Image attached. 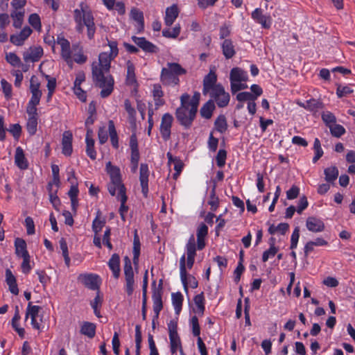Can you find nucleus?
Instances as JSON below:
<instances>
[{
  "label": "nucleus",
  "instance_id": "obj_51",
  "mask_svg": "<svg viewBox=\"0 0 355 355\" xmlns=\"http://www.w3.org/2000/svg\"><path fill=\"white\" fill-rule=\"evenodd\" d=\"M5 58L6 60L13 67H20V65L21 64L20 58L15 53H6Z\"/></svg>",
  "mask_w": 355,
  "mask_h": 355
},
{
  "label": "nucleus",
  "instance_id": "obj_11",
  "mask_svg": "<svg viewBox=\"0 0 355 355\" xmlns=\"http://www.w3.org/2000/svg\"><path fill=\"white\" fill-rule=\"evenodd\" d=\"M195 258L187 257L183 254L180 259V276L182 284L187 290V269H191L194 263Z\"/></svg>",
  "mask_w": 355,
  "mask_h": 355
},
{
  "label": "nucleus",
  "instance_id": "obj_34",
  "mask_svg": "<svg viewBox=\"0 0 355 355\" xmlns=\"http://www.w3.org/2000/svg\"><path fill=\"white\" fill-rule=\"evenodd\" d=\"M117 199L121 202V206L119 208V214L123 220L125 219V215L128 212V207L125 205L127 201V196L125 194V191H122L119 192H116Z\"/></svg>",
  "mask_w": 355,
  "mask_h": 355
},
{
  "label": "nucleus",
  "instance_id": "obj_35",
  "mask_svg": "<svg viewBox=\"0 0 355 355\" xmlns=\"http://www.w3.org/2000/svg\"><path fill=\"white\" fill-rule=\"evenodd\" d=\"M96 328L94 323L84 322L80 327V333L89 338H92L96 334Z\"/></svg>",
  "mask_w": 355,
  "mask_h": 355
},
{
  "label": "nucleus",
  "instance_id": "obj_62",
  "mask_svg": "<svg viewBox=\"0 0 355 355\" xmlns=\"http://www.w3.org/2000/svg\"><path fill=\"white\" fill-rule=\"evenodd\" d=\"M1 85L5 97L10 99L12 96V85L5 79L1 80Z\"/></svg>",
  "mask_w": 355,
  "mask_h": 355
},
{
  "label": "nucleus",
  "instance_id": "obj_32",
  "mask_svg": "<svg viewBox=\"0 0 355 355\" xmlns=\"http://www.w3.org/2000/svg\"><path fill=\"white\" fill-rule=\"evenodd\" d=\"M6 281L9 287L10 291L13 295H18L19 288L17 284V280L10 269H7L6 270Z\"/></svg>",
  "mask_w": 355,
  "mask_h": 355
},
{
  "label": "nucleus",
  "instance_id": "obj_26",
  "mask_svg": "<svg viewBox=\"0 0 355 355\" xmlns=\"http://www.w3.org/2000/svg\"><path fill=\"white\" fill-rule=\"evenodd\" d=\"M179 14V10L177 5L173 4L166 9V13L164 17V23L166 26H171Z\"/></svg>",
  "mask_w": 355,
  "mask_h": 355
},
{
  "label": "nucleus",
  "instance_id": "obj_8",
  "mask_svg": "<svg viewBox=\"0 0 355 355\" xmlns=\"http://www.w3.org/2000/svg\"><path fill=\"white\" fill-rule=\"evenodd\" d=\"M78 280L85 286L91 290H98L101 284V278L98 275L93 273L80 274Z\"/></svg>",
  "mask_w": 355,
  "mask_h": 355
},
{
  "label": "nucleus",
  "instance_id": "obj_43",
  "mask_svg": "<svg viewBox=\"0 0 355 355\" xmlns=\"http://www.w3.org/2000/svg\"><path fill=\"white\" fill-rule=\"evenodd\" d=\"M133 263L137 266L139 263V257L140 254V241L137 231L135 232L133 241Z\"/></svg>",
  "mask_w": 355,
  "mask_h": 355
},
{
  "label": "nucleus",
  "instance_id": "obj_59",
  "mask_svg": "<svg viewBox=\"0 0 355 355\" xmlns=\"http://www.w3.org/2000/svg\"><path fill=\"white\" fill-rule=\"evenodd\" d=\"M28 23L34 28L36 31H40L41 30V21L40 16L33 13L31 14L28 17Z\"/></svg>",
  "mask_w": 355,
  "mask_h": 355
},
{
  "label": "nucleus",
  "instance_id": "obj_38",
  "mask_svg": "<svg viewBox=\"0 0 355 355\" xmlns=\"http://www.w3.org/2000/svg\"><path fill=\"white\" fill-rule=\"evenodd\" d=\"M223 54L227 59L232 58L235 54L234 46L230 40H225L221 44Z\"/></svg>",
  "mask_w": 355,
  "mask_h": 355
},
{
  "label": "nucleus",
  "instance_id": "obj_57",
  "mask_svg": "<svg viewBox=\"0 0 355 355\" xmlns=\"http://www.w3.org/2000/svg\"><path fill=\"white\" fill-rule=\"evenodd\" d=\"M153 311L155 316L157 318L160 311L162 309V297L159 294H155L153 297Z\"/></svg>",
  "mask_w": 355,
  "mask_h": 355
},
{
  "label": "nucleus",
  "instance_id": "obj_17",
  "mask_svg": "<svg viewBox=\"0 0 355 355\" xmlns=\"http://www.w3.org/2000/svg\"><path fill=\"white\" fill-rule=\"evenodd\" d=\"M31 33V28L28 26H25L19 33L10 35V42L15 46H22Z\"/></svg>",
  "mask_w": 355,
  "mask_h": 355
},
{
  "label": "nucleus",
  "instance_id": "obj_9",
  "mask_svg": "<svg viewBox=\"0 0 355 355\" xmlns=\"http://www.w3.org/2000/svg\"><path fill=\"white\" fill-rule=\"evenodd\" d=\"M173 120V116L169 113H165L162 117L159 125V132L162 139L165 141L168 140L171 137Z\"/></svg>",
  "mask_w": 355,
  "mask_h": 355
},
{
  "label": "nucleus",
  "instance_id": "obj_20",
  "mask_svg": "<svg viewBox=\"0 0 355 355\" xmlns=\"http://www.w3.org/2000/svg\"><path fill=\"white\" fill-rule=\"evenodd\" d=\"M72 139L73 135L70 131L64 132L62 139V152L66 156H70L72 153Z\"/></svg>",
  "mask_w": 355,
  "mask_h": 355
},
{
  "label": "nucleus",
  "instance_id": "obj_23",
  "mask_svg": "<svg viewBox=\"0 0 355 355\" xmlns=\"http://www.w3.org/2000/svg\"><path fill=\"white\" fill-rule=\"evenodd\" d=\"M92 130L87 128L85 142H86V153L88 157L94 160L96 158V151L94 149V140L92 138Z\"/></svg>",
  "mask_w": 355,
  "mask_h": 355
},
{
  "label": "nucleus",
  "instance_id": "obj_56",
  "mask_svg": "<svg viewBox=\"0 0 355 355\" xmlns=\"http://www.w3.org/2000/svg\"><path fill=\"white\" fill-rule=\"evenodd\" d=\"M331 134L335 137H340L345 133V128L339 124H333L329 127Z\"/></svg>",
  "mask_w": 355,
  "mask_h": 355
},
{
  "label": "nucleus",
  "instance_id": "obj_19",
  "mask_svg": "<svg viewBox=\"0 0 355 355\" xmlns=\"http://www.w3.org/2000/svg\"><path fill=\"white\" fill-rule=\"evenodd\" d=\"M306 227L309 231L312 232H321L324 230L323 221L316 217H308L306 221Z\"/></svg>",
  "mask_w": 355,
  "mask_h": 355
},
{
  "label": "nucleus",
  "instance_id": "obj_42",
  "mask_svg": "<svg viewBox=\"0 0 355 355\" xmlns=\"http://www.w3.org/2000/svg\"><path fill=\"white\" fill-rule=\"evenodd\" d=\"M108 131L112 146L117 148L119 147L118 135L112 121L108 122Z\"/></svg>",
  "mask_w": 355,
  "mask_h": 355
},
{
  "label": "nucleus",
  "instance_id": "obj_27",
  "mask_svg": "<svg viewBox=\"0 0 355 355\" xmlns=\"http://www.w3.org/2000/svg\"><path fill=\"white\" fill-rule=\"evenodd\" d=\"M132 41L144 51L153 53L156 51L157 47L153 43L146 40L144 37L133 36Z\"/></svg>",
  "mask_w": 355,
  "mask_h": 355
},
{
  "label": "nucleus",
  "instance_id": "obj_64",
  "mask_svg": "<svg viewBox=\"0 0 355 355\" xmlns=\"http://www.w3.org/2000/svg\"><path fill=\"white\" fill-rule=\"evenodd\" d=\"M200 94L199 92H195L192 98L189 99L188 104L192 110L197 112L198 107L200 101Z\"/></svg>",
  "mask_w": 355,
  "mask_h": 355
},
{
  "label": "nucleus",
  "instance_id": "obj_30",
  "mask_svg": "<svg viewBox=\"0 0 355 355\" xmlns=\"http://www.w3.org/2000/svg\"><path fill=\"white\" fill-rule=\"evenodd\" d=\"M108 266L112 272L114 278L118 279L120 275V257L117 254H113L108 261Z\"/></svg>",
  "mask_w": 355,
  "mask_h": 355
},
{
  "label": "nucleus",
  "instance_id": "obj_15",
  "mask_svg": "<svg viewBox=\"0 0 355 355\" xmlns=\"http://www.w3.org/2000/svg\"><path fill=\"white\" fill-rule=\"evenodd\" d=\"M217 75L215 71V68L211 69L209 73L204 78L203 80V89L204 94L211 92L214 88L217 86Z\"/></svg>",
  "mask_w": 355,
  "mask_h": 355
},
{
  "label": "nucleus",
  "instance_id": "obj_14",
  "mask_svg": "<svg viewBox=\"0 0 355 355\" xmlns=\"http://www.w3.org/2000/svg\"><path fill=\"white\" fill-rule=\"evenodd\" d=\"M252 19L260 24L263 28H270L272 25V17L270 15H263L261 8H256L251 14Z\"/></svg>",
  "mask_w": 355,
  "mask_h": 355
},
{
  "label": "nucleus",
  "instance_id": "obj_39",
  "mask_svg": "<svg viewBox=\"0 0 355 355\" xmlns=\"http://www.w3.org/2000/svg\"><path fill=\"white\" fill-rule=\"evenodd\" d=\"M167 157L168 159V164H173L174 169L175 171V173H174L173 177L175 179H176L182 171L183 163L182 162V161L180 159L176 158V157H173L170 153H167Z\"/></svg>",
  "mask_w": 355,
  "mask_h": 355
},
{
  "label": "nucleus",
  "instance_id": "obj_22",
  "mask_svg": "<svg viewBox=\"0 0 355 355\" xmlns=\"http://www.w3.org/2000/svg\"><path fill=\"white\" fill-rule=\"evenodd\" d=\"M130 17L131 19L137 23L135 25L137 31L138 32L142 31L144 28L143 12L137 8H132L130 12Z\"/></svg>",
  "mask_w": 355,
  "mask_h": 355
},
{
  "label": "nucleus",
  "instance_id": "obj_18",
  "mask_svg": "<svg viewBox=\"0 0 355 355\" xmlns=\"http://www.w3.org/2000/svg\"><path fill=\"white\" fill-rule=\"evenodd\" d=\"M40 88V82L38 78L35 76H33L30 80V91L31 93V98L30 101L34 103L40 102L42 96V91Z\"/></svg>",
  "mask_w": 355,
  "mask_h": 355
},
{
  "label": "nucleus",
  "instance_id": "obj_53",
  "mask_svg": "<svg viewBox=\"0 0 355 355\" xmlns=\"http://www.w3.org/2000/svg\"><path fill=\"white\" fill-rule=\"evenodd\" d=\"M105 220L100 218V212H97V216L92 223V230L94 234L99 233L105 225Z\"/></svg>",
  "mask_w": 355,
  "mask_h": 355
},
{
  "label": "nucleus",
  "instance_id": "obj_12",
  "mask_svg": "<svg viewBox=\"0 0 355 355\" xmlns=\"http://www.w3.org/2000/svg\"><path fill=\"white\" fill-rule=\"evenodd\" d=\"M56 43L60 46L62 58L71 67L73 59L69 42L62 36H58Z\"/></svg>",
  "mask_w": 355,
  "mask_h": 355
},
{
  "label": "nucleus",
  "instance_id": "obj_49",
  "mask_svg": "<svg viewBox=\"0 0 355 355\" xmlns=\"http://www.w3.org/2000/svg\"><path fill=\"white\" fill-rule=\"evenodd\" d=\"M288 225L285 223H279L278 225H272L268 228V232L270 234H275L277 233L284 234L288 230Z\"/></svg>",
  "mask_w": 355,
  "mask_h": 355
},
{
  "label": "nucleus",
  "instance_id": "obj_52",
  "mask_svg": "<svg viewBox=\"0 0 355 355\" xmlns=\"http://www.w3.org/2000/svg\"><path fill=\"white\" fill-rule=\"evenodd\" d=\"M60 248L62 250V256L64 259L65 264L67 266H70L71 259L69 255L68 247L66 241L64 239H61L59 241Z\"/></svg>",
  "mask_w": 355,
  "mask_h": 355
},
{
  "label": "nucleus",
  "instance_id": "obj_54",
  "mask_svg": "<svg viewBox=\"0 0 355 355\" xmlns=\"http://www.w3.org/2000/svg\"><path fill=\"white\" fill-rule=\"evenodd\" d=\"M180 33V25H175L172 28H166L162 31L163 36L168 38H176Z\"/></svg>",
  "mask_w": 355,
  "mask_h": 355
},
{
  "label": "nucleus",
  "instance_id": "obj_61",
  "mask_svg": "<svg viewBox=\"0 0 355 355\" xmlns=\"http://www.w3.org/2000/svg\"><path fill=\"white\" fill-rule=\"evenodd\" d=\"M40 102L34 103L32 102L31 101H29L26 108L28 117H37V105Z\"/></svg>",
  "mask_w": 355,
  "mask_h": 355
},
{
  "label": "nucleus",
  "instance_id": "obj_50",
  "mask_svg": "<svg viewBox=\"0 0 355 355\" xmlns=\"http://www.w3.org/2000/svg\"><path fill=\"white\" fill-rule=\"evenodd\" d=\"M215 129L220 132L223 133L226 131L227 128V123L226 121V118L224 115H220L214 123Z\"/></svg>",
  "mask_w": 355,
  "mask_h": 355
},
{
  "label": "nucleus",
  "instance_id": "obj_1",
  "mask_svg": "<svg viewBox=\"0 0 355 355\" xmlns=\"http://www.w3.org/2000/svg\"><path fill=\"white\" fill-rule=\"evenodd\" d=\"M108 46L110 51L101 53L98 62L92 64L93 80L101 89L102 98L107 97L113 91L114 81L110 74V63L119 53L118 44L116 41H108Z\"/></svg>",
  "mask_w": 355,
  "mask_h": 355
},
{
  "label": "nucleus",
  "instance_id": "obj_24",
  "mask_svg": "<svg viewBox=\"0 0 355 355\" xmlns=\"http://www.w3.org/2000/svg\"><path fill=\"white\" fill-rule=\"evenodd\" d=\"M161 82L165 85H177L180 80L177 75L170 73L166 69H162L160 76Z\"/></svg>",
  "mask_w": 355,
  "mask_h": 355
},
{
  "label": "nucleus",
  "instance_id": "obj_41",
  "mask_svg": "<svg viewBox=\"0 0 355 355\" xmlns=\"http://www.w3.org/2000/svg\"><path fill=\"white\" fill-rule=\"evenodd\" d=\"M278 252V248L275 245V239L271 238L270 240V248L263 252L262 261L266 262L269 259L272 258Z\"/></svg>",
  "mask_w": 355,
  "mask_h": 355
},
{
  "label": "nucleus",
  "instance_id": "obj_58",
  "mask_svg": "<svg viewBox=\"0 0 355 355\" xmlns=\"http://www.w3.org/2000/svg\"><path fill=\"white\" fill-rule=\"evenodd\" d=\"M37 117H28L26 128L28 133L31 135H34L37 131Z\"/></svg>",
  "mask_w": 355,
  "mask_h": 355
},
{
  "label": "nucleus",
  "instance_id": "obj_29",
  "mask_svg": "<svg viewBox=\"0 0 355 355\" xmlns=\"http://www.w3.org/2000/svg\"><path fill=\"white\" fill-rule=\"evenodd\" d=\"M126 84L130 86L137 87V82L135 76V67L134 63L130 60H128L126 62Z\"/></svg>",
  "mask_w": 355,
  "mask_h": 355
},
{
  "label": "nucleus",
  "instance_id": "obj_25",
  "mask_svg": "<svg viewBox=\"0 0 355 355\" xmlns=\"http://www.w3.org/2000/svg\"><path fill=\"white\" fill-rule=\"evenodd\" d=\"M208 234V227L201 223L197 229V248L200 250L205 246V238Z\"/></svg>",
  "mask_w": 355,
  "mask_h": 355
},
{
  "label": "nucleus",
  "instance_id": "obj_60",
  "mask_svg": "<svg viewBox=\"0 0 355 355\" xmlns=\"http://www.w3.org/2000/svg\"><path fill=\"white\" fill-rule=\"evenodd\" d=\"M190 326L191 327L193 336L198 338V336H200V328L198 322V319L196 316H193L190 319Z\"/></svg>",
  "mask_w": 355,
  "mask_h": 355
},
{
  "label": "nucleus",
  "instance_id": "obj_48",
  "mask_svg": "<svg viewBox=\"0 0 355 355\" xmlns=\"http://www.w3.org/2000/svg\"><path fill=\"white\" fill-rule=\"evenodd\" d=\"M214 104L211 101L207 102L200 110V114L205 119H209L214 110Z\"/></svg>",
  "mask_w": 355,
  "mask_h": 355
},
{
  "label": "nucleus",
  "instance_id": "obj_36",
  "mask_svg": "<svg viewBox=\"0 0 355 355\" xmlns=\"http://www.w3.org/2000/svg\"><path fill=\"white\" fill-rule=\"evenodd\" d=\"M172 304L176 315H179L182 311L183 295L181 293H173L171 295Z\"/></svg>",
  "mask_w": 355,
  "mask_h": 355
},
{
  "label": "nucleus",
  "instance_id": "obj_3",
  "mask_svg": "<svg viewBox=\"0 0 355 355\" xmlns=\"http://www.w3.org/2000/svg\"><path fill=\"white\" fill-rule=\"evenodd\" d=\"M189 99V95L187 94L181 96V106L176 110L175 113L180 124L186 128L191 126L196 114V112L187 105Z\"/></svg>",
  "mask_w": 355,
  "mask_h": 355
},
{
  "label": "nucleus",
  "instance_id": "obj_46",
  "mask_svg": "<svg viewBox=\"0 0 355 355\" xmlns=\"http://www.w3.org/2000/svg\"><path fill=\"white\" fill-rule=\"evenodd\" d=\"M186 253L187 257H196V239L193 235H191L186 245Z\"/></svg>",
  "mask_w": 355,
  "mask_h": 355
},
{
  "label": "nucleus",
  "instance_id": "obj_6",
  "mask_svg": "<svg viewBox=\"0 0 355 355\" xmlns=\"http://www.w3.org/2000/svg\"><path fill=\"white\" fill-rule=\"evenodd\" d=\"M123 272L125 276L124 289L128 296L132 295L136 287L135 280V272L132 266V262L129 257H125L123 259Z\"/></svg>",
  "mask_w": 355,
  "mask_h": 355
},
{
  "label": "nucleus",
  "instance_id": "obj_44",
  "mask_svg": "<svg viewBox=\"0 0 355 355\" xmlns=\"http://www.w3.org/2000/svg\"><path fill=\"white\" fill-rule=\"evenodd\" d=\"M325 180L328 182H334L338 176V169L336 166H330L324 169Z\"/></svg>",
  "mask_w": 355,
  "mask_h": 355
},
{
  "label": "nucleus",
  "instance_id": "obj_5",
  "mask_svg": "<svg viewBox=\"0 0 355 355\" xmlns=\"http://www.w3.org/2000/svg\"><path fill=\"white\" fill-rule=\"evenodd\" d=\"M248 75L246 71L239 67H234L230 73V87L232 94L248 88L246 82Z\"/></svg>",
  "mask_w": 355,
  "mask_h": 355
},
{
  "label": "nucleus",
  "instance_id": "obj_4",
  "mask_svg": "<svg viewBox=\"0 0 355 355\" xmlns=\"http://www.w3.org/2000/svg\"><path fill=\"white\" fill-rule=\"evenodd\" d=\"M106 171L110 178V183L108 185L110 193L112 196H115L116 192L125 191V188L122 184L120 168L108 162L106 164Z\"/></svg>",
  "mask_w": 355,
  "mask_h": 355
},
{
  "label": "nucleus",
  "instance_id": "obj_47",
  "mask_svg": "<svg viewBox=\"0 0 355 355\" xmlns=\"http://www.w3.org/2000/svg\"><path fill=\"white\" fill-rule=\"evenodd\" d=\"M162 69H166L168 71H170V73H174L178 76L186 73L185 69H184L179 64L175 62L167 63L166 67Z\"/></svg>",
  "mask_w": 355,
  "mask_h": 355
},
{
  "label": "nucleus",
  "instance_id": "obj_7",
  "mask_svg": "<svg viewBox=\"0 0 355 355\" xmlns=\"http://www.w3.org/2000/svg\"><path fill=\"white\" fill-rule=\"evenodd\" d=\"M209 95L219 107H225L230 103V95L220 83L209 92Z\"/></svg>",
  "mask_w": 355,
  "mask_h": 355
},
{
  "label": "nucleus",
  "instance_id": "obj_31",
  "mask_svg": "<svg viewBox=\"0 0 355 355\" xmlns=\"http://www.w3.org/2000/svg\"><path fill=\"white\" fill-rule=\"evenodd\" d=\"M15 254L18 257H24L28 256L29 253L27 250V245L26 241L21 238H17L15 240Z\"/></svg>",
  "mask_w": 355,
  "mask_h": 355
},
{
  "label": "nucleus",
  "instance_id": "obj_13",
  "mask_svg": "<svg viewBox=\"0 0 355 355\" xmlns=\"http://www.w3.org/2000/svg\"><path fill=\"white\" fill-rule=\"evenodd\" d=\"M43 54L42 46H32L23 53V58L26 62H35L40 60Z\"/></svg>",
  "mask_w": 355,
  "mask_h": 355
},
{
  "label": "nucleus",
  "instance_id": "obj_21",
  "mask_svg": "<svg viewBox=\"0 0 355 355\" xmlns=\"http://www.w3.org/2000/svg\"><path fill=\"white\" fill-rule=\"evenodd\" d=\"M15 164L21 170H26L28 167V162L23 149L18 146L15 153Z\"/></svg>",
  "mask_w": 355,
  "mask_h": 355
},
{
  "label": "nucleus",
  "instance_id": "obj_37",
  "mask_svg": "<svg viewBox=\"0 0 355 355\" xmlns=\"http://www.w3.org/2000/svg\"><path fill=\"white\" fill-rule=\"evenodd\" d=\"M328 244L327 241L321 237L316 238L314 241H310L304 246V252L309 254L314 250L315 247L325 246Z\"/></svg>",
  "mask_w": 355,
  "mask_h": 355
},
{
  "label": "nucleus",
  "instance_id": "obj_63",
  "mask_svg": "<svg viewBox=\"0 0 355 355\" xmlns=\"http://www.w3.org/2000/svg\"><path fill=\"white\" fill-rule=\"evenodd\" d=\"M352 92V89L348 85H338L336 89V94L339 98L346 96Z\"/></svg>",
  "mask_w": 355,
  "mask_h": 355
},
{
  "label": "nucleus",
  "instance_id": "obj_33",
  "mask_svg": "<svg viewBox=\"0 0 355 355\" xmlns=\"http://www.w3.org/2000/svg\"><path fill=\"white\" fill-rule=\"evenodd\" d=\"M170 340V349L172 355H176L178 352L180 355H185L183 352L180 338L179 336H171Z\"/></svg>",
  "mask_w": 355,
  "mask_h": 355
},
{
  "label": "nucleus",
  "instance_id": "obj_2",
  "mask_svg": "<svg viewBox=\"0 0 355 355\" xmlns=\"http://www.w3.org/2000/svg\"><path fill=\"white\" fill-rule=\"evenodd\" d=\"M73 17L76 23L77 31L83 32L84 27H87V36L89 39H92L96 32V27L93 15L87 5L83 3H80V8H76L74 10Z\"/></svg>",
  "mask_w": 355,
  "mask_h": 355
},
{
  "label": "nucleus",
  "instance_id": "obj_16",
  "mask_svg": "<svg viewBox=\"0 0 355 355\" xmlns=\"http://www.w3.org/2000/svg\"><path fill=\"white\" fill-rule=\"evenodd\" d=\"M149 173L150 171L148 165L146 164H141L139 171V181L141 187V192L145 197H147L148 193Z\"/></svg>",
  "mask_w": 355,
  "mask_h": 355
},
{
  "label": "nucleus",
  "instance_id": "obj_55",
  "mask_svg": "<svg viewBox=\"0 0 355 355\" xmlns=\"http://www.w3.org/2000/svg\"><path fill=\"white\" fill-rule=\"evenodd\" d=\"M322 119L328 127L336 123V118L335 115L329 111H324L322 113Z\"/></svg>",
  "mask_w": 355,
  "mask_h": 355
},
{
  "label": "nucleus",
  "instance_id": "obj_40",
  "mask_svg": "<svg viewBox=\"0 0 355 355\" xmlns=\"http://www.w3.org/2000/svg\"><path fill=\"white\" fill-rule=\"evenodd\" d=\"M25 15V11H11L10 17L13 21V26L16 28L21 27Z\"/></svg>",
  "mask_w": 355,
  "mask_h": 355
},
{
  "label": "nucleus",
  "instance_id": "obj_45",
  "mask_svg": "<svg viewBox=\"0 0 355 355\" xmlns=\"http://www.w3.org/2000/svg\"><path fill=\"white\" fill-rule=\"evenodd\" d=\"M193 301L196 307L195 312L199 315H202L205 311V297L203 293L196 295Z\"/></svg>",
  "mask_w": 355,
  "mask_h": 355
},
{
  "label": "nucleus",
  "instance_id": "obj_28",
  "mask_svg": "<svg viewBox=\"0 0 355 355\" xmlns=\"http://www.w3.org/2000/svg\"><path fill=\"white\" fill-rule=\"evenodd\" d=\"M152 94L156 109L162 106L165 103V101L163 98L164 92L162 89V87L159 84H155L153 86Z\"/></svg>",
  "mask_w": 355,
  "mask_h": 355
},
{
  "label": "nucleus",
  "instance_id": "obj_10",
  "mask_svg": "<svg viewBox=\"0 0 355 355\" xmlns=\"http://www.w3.org/2000/svg\"><path fill=\"white\" fill-rule=\"evenodd\" d=\"M42 308L37 305H32L31 302H29L26 312V320L31 318V325L33 328L39 330L40 329L41 318H40V312Z\"/></svg>",
  "mask_w": 355,
  "mask_h": 355
}]
</instances>
